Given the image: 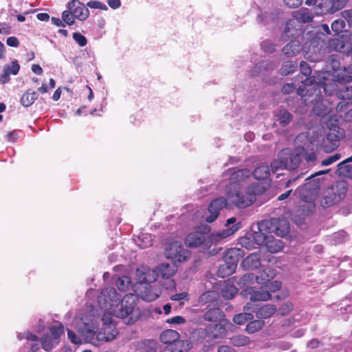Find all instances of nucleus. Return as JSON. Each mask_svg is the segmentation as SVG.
Listing matches in <instances>:
<instances>
[{"instance_id":"f257e3e1","label":"nucleus","mask_w":352,"mask_h":352,"mask_svg":"<svg viewBox=\"0 0 352 352\" xmlns=\"http://www.w3.org/2000/svg\"><path fill=\"white\" fill-rule=\"evenodd\" d=\"M113 287L104 289L98 296L100 306L105 310L102 318V327L98 331V318L94 316H76L74 319L73 326L78 330L85 342L94 346H100L102 342L114 340L118 334L112 316L126 318V323L133 322L130 316L135 307V296L133 294H126L121 300Z\"/></svg>"},{"instance_id":"f03ea898","label":"nucleus","mask_w":352,"mask_h":352,"mask_svg":"<svg viewBox=\"0 0 352 352\" xmlns=\"http://www.w3.org/2000/svg\"><path fill=\"white\" fill-rule=\"evenodd\" d=\"M236 221V219L234 217L228 219L225 223V226L227 228L222 231L212 233L207 237L205 235L209 231L207 227L204 228V232L197 230L191 232L186 236L185 244L190 248H197L201 245L204 249H208L212 243H217L232 235L237 231L241 228V226L239 223L234 224Z\"/></svg>"},{"instance_id":"7ed1b4c3","label":"nucleus","mask_w":352,"mask_h":352,"mask_svg":"<svg viewBox=\"0 0 352 352\" xmlns=\"http://www.w3.org/2000/svg\"><path fill=\"white\" fill-rule=\"evenodd\" d=\"M256 184L244 190L241 186L234 185L227 186L228 200L238 208H245L251 205L256 199V194L258 192Z\"/></svg>"},{"instance_id":"20e7f679","label":"nucleus","mask_w":352,"mask_h":352,"mask_svg":"<svg viewBox=\"0 0 352 352\" xmlns=\"http://www.w3.org/2000/svg\"><path fill=\"white\" fill-rule=\"evenodd\" d=\"M329 76V73L323 74L322 78L324 80V81L318 82L311 89H307L305 86L312 85L313 79L311 78H306V79L303 80L304 85L302 87H300L298 88L297 94L302 97H305L308 93L312 92L313 89H314V91H316L318 88H322L324 92L329 96L332 95L335 92L338 94V91H339L338 83L342 84L343 82L336 80L335 78L333 76V74L331 75V80L330 81V80H329L327 78Z\"/></svg>"},{"instance_id":"39448f33","label":"nucleus","mask_w":352,"mask_h":352,"mask_svg":"<svg viewBox=\"0 0 352 352\" xmlns=\"http://www.w3.org/2000/svg\"><path fill=\"white\" fill-rule=\"evenodd\" d=\"M320 179H313L306 183L302 186L297 188L294 191V195L296 197H299L302 201L306 203L307 212L302 210L303 213L306 214L312 211L315 207L314 201L315 200L318 189H319Z\"/></svg>"},{"instance_id":"423d86ee","label":"nucleus","mask_w":352,"mask_h":352,"mask_svg":"<svg viewBox=\"0 0 352 352\" xmlns=\"http://www.w3.org/2000/svg\"><path fill=\"white\" fill-rule=\"evenodd\" d=\"M267 224L264 221L258 223V231L253 232L252 238L256 244L266 246L271 252H278L283 248L282 243L279 240L274 239L268 232H264L267 227Z\"/></svg>"},{"instance_id":"0eeeda50","label":"nucleus","mask_w":352,"mask_h":352,"mask_svg":"<svg viewBox=\"0 0 352 352\" xmlns=\"http://www.w3.org/2000/svg\"><path fill=\"white\" fill-rule=\"evenodd\" d=\"M68 10L62 13L63 22H74V19L85 20L89 12L87 8L78 0H72L67 5Z\"/></svg>"},{"instance_id":"6e6552de","label":"nucleus","mask_w":352,"mask_h":352,"mask_svg":"<svg viewBox=\"0 0 352 352\" xmlns=\"http://www.w3.org/2000/svg\"><path fill=\"white\" fill-rule=\"evenodd\" d=\"M165 256L173 263L184 262L189 257V252L185 250L180 241H174L168 245L164 252Z\"/></svg>"},{"instance_id":"1a4fd4ad","label":"nucleus","mask_w":352,"mask_h":352,"mask_svg":"<svg viewBox=\"0 0 352 352\" xmlns=\"http://www.w3.org/2000/svg\"><path fill=\"white\" fill-rule=\"evenodd\" d=\"M63 332L64 327L61 324L51 327L50 333L44 336L41 340L43 349L46 351H51L59 343L60 336Z\"/></svg>"},{"instance_id":"9d476101","label":"nucleus","mask_w":352,"mask_h":352,"mask_svg":"<svg viewBox=\"0 0 352 352\" xmlns=\"http://www.w3.org/2000/svg\"><path fill=\"white\" fill-rule=\"evenodd\" d=\"M241 296L244 298L250 299L252 302L256 301H267L272 298L271 294L263 289V287L261 290H256L252 287H248L241 292Z\"/></svg>"},{"instance_id":"9b49d317","label":"nucleus","mask_w":352,"mask_h":352,"mask_svg":"<svg viewBox=\"0 0 352 352\" xmlns=\"http://www.w3.org/2000/svg\"><path fill=\"white\" fill-rule=\"evenodd\" d=\"M156 272L158 276H161L164 279H167L168 282L165 286L166 289H170L174 287V282L170 278H172L176 273L177 268L175 263L169 264L162 263L157 265L156 267Z\"/></svg>"},{"instance_id":"f8f14e48","label":"nucleus","mask_w":352,"mask_h":352,"mask_svg":"<svg viewBox=\"0 0 352 352\" xmlns=\"http://www.w3.org/2000/svg\"><path fill=\"white\" fill-rule=\"evenodd\" d=\"M287 155V151H280L278 155V158L271 163V169L272 172H276L281 169H295L296 168V163L298 158L296 157H291V164H287L286 157H289Z\"/></svg>"},{"instance_id":"ddd939ff","label":"nucleus","mask_w":352,"mask_h":352,"mask_svg":"<svg viewBox=\"0 0 352 352\" xmlns=\"http://www.w3.org/2000/svg\"><path fill=\"white\" fill-rule=\"evenodd\" d=\"M138 287V295L146 301H153L157 298L162 291L160 287L150 284L139 283Z\"/></svg>"},{"instance_id":"4468645a","label":"nucleus","mask_w":352,"mask_h":352,"mask_svg":"<svg viewBox=\"0 0 352 352\" xmlns=\"http://www.w3.org/2000/svg\"><path fill=\"white\" fill-rule=\"evenodd\" d=\"M342 135V133H340L338 131L336 133V129H331L326 138L323 140V151L326 153L334 151L338 146L340 138Z\"/></svg>"},{"instance_id":"2eb2a0df","label":"nucleus","mask_w":352,"mask_h":352,"mask_svg":"<svg viewBox=\"0 0 352 352\" xmlns=\"http://www.w3.org/2000/svg\"><path fill=\"white\" fill-rule=\"evenodd\" d=\"M227 204L226 200L222 197L213 200L208 206L210 215L206 217L208 223H212L218 217L219 211Z\"/></svg>"},{"instance_id":"dca6fc26","label":"nucleus","mask_w":352,"mask_h":352,"mask_svg":"<svg viewBox=\"0 0 352 352\" xmlns=\"http://www.w3.org/2000/svg\"><path fill=\"white\" fill-rule=\"evenodd\" d=\"M243 256V250L240 248H231L224 253L223 259L226 263L237 266L239 260Z\"/></svg>"},{"instance_id":"f3484780","label":"nucleus","mask_w":352,"mask_h":352,"mask_svg":"<svg viewBox=\"0 0 352 352\" xmlns=\"http://www.w3.org/2000/svg\"><path fill=\"white\" fill-rule=\"evenodd\" d=\"M226 322L224 320L219 322L208 328V335L209 337L218 339L224 337L226 334V329L225 327Z\"/></svg>"},{"instance_id":"a211bd4d","label":"nucleus","mask_w":352,"mask_h":352,"mask_svg":"<svg viewBox=\"0 0 352 352\" xmlns=\"http://www.w3.org/2000/svg\"><path fill=\"white\" fill-rule=\"evenodd\" d=\"M250 175L251 171L247 168L234 170L230 174V183L227 186H230L232 184L233 186H241L240 182L249 177Z\"/></svg>"},{"instance_id":"6ab92c4d","label":"nucleus","mask_w":352,"mask_h":352,"mask_svg":"<svg viewBox=\"0 0 352 352\" xmlns=\"http://www.w3.org/2000/svg\"><path fill=\"white\" fill-rule=\"evenodd\" d=\"M352 65L347 67L335 70L333 72V76L336 80L340 82H349L352 80Z\"/></svg>"},{"instance_id":"aec40b11","label":"nucleus","mask_w":352,"mask_h":352,"mask_svg":"<svg viewBox=\"0 0 352 352\" xmlns=\"http://www.w3.org/2000/svg\"><path fill=\"white\" fill-rule=\"evenodd\" d=\"M283 15V12L279 9H274L270 12H263L261 11L260 14L258 15V19L261 21H278L282 19V16Z\"/></svg>"},{"instance_id":"412c9836","label":"nucleus","mask_w":352,"mask_h":352,"mask_svg":"<svg viewBox=\"0 0 352 352\" xmlns=\"http://www.w3.org/2000/svg\"><path fill=\"white\" fill-rule=\"evenodd\" d=\"M292 16L297 22H313L314 14L306 8L292 12Z\"/></svg>"},{"instance_id":"4be33fe9","label":"nucleus","mask_w":352,"mask_h":352,"mask_svg":"<svg viewBox=\"0 0 352 352\" xmlns=\"http://www.w3.org/2000/svg\"><path fill=\"white\" fill-rule=\"evenodd\" d=\"M261 257L258 253L254 252L248 256L243 261L242 265L246 270H255L261 266Z\"/></svg>"},{"instance_id":"5701e85b","label":"nucleus","mask_w":352,"mask_h":352,"mask_svg":"<svg viewBox=\"0 0 352 352\" xmlns=\"http://www.w3.org/2000/svg\"><path fill=\"white\" fill-rule=\"evenodd\" d=\"M137 272L138 274H141L142 275V279L140 280V283L142 284H148V283L154 282L158 277L155 268L151 270L143 267L141 270H138Z\"/></svg>"},{"instance_id":"b1692460","label":"nucleus","mask_w":352,"mask_h":352,"mask_svg":"<svg viewBox=\"0 0 352 352\" xmlns=\"http://www.w3.org/2000/svg\"><path fill=\"white\" fill-rule=\"evenodd\" d=\"M276 276L274 270L266 268L260 272V274L255 276L256 282L260 285H265L270 279H272Z\"/></svg>"},{"instance_id":"393cba45","label":"nucleus","mask_w":352,"mask_h":352,"mask_svg":"<svg viewBox=\"0 0 352 352\" xmlns=\"http://www.w3.org/2000/svg\"><path fill=\"white\" fill-rule=\"evenodd\" d=\"M179 338V334L177 331L167 329L164 331L160 335V340L164 344H172L175 342Z\"/></svg>"},{"instance_id":"a878e982","label":"nucleus","mask_w":352,"mask_h":352,"mask_svg":"<svg viewBox=\"0 0 352 352\" xmlns=\"http://www.w3.org/2000/svg\"><path fill=\"white\" fill-rule=\"evenodd\" d=\"M276 311V307L274 305L268 304L260 307L256 312L258 318H267Z\"/></svg>"},{"instance_id":"bb28decb","label":"nucleus","mask_w":352,"mask_h":352,"mask_svg":"<svg viewBox=\"0 0 352 352\" xmlns=\"http://www.w3.org/2000/svg\"><path fill=\"white\" fill-rule=\"evenodd\" d=\"M301 47L299 41H293L283 48V52L287 56H294L300 53Z\"/></svg>"},{"instance_id":"cd10ccee","label":"nucleus","mask_w":352,"mask_h":352,"mask_svg":"<svg viewBox=\"0 0 352 352\" xmlns=\"http://www.w3.org/2000/svg\"><path fill=\"white\" fill-rule=\"evenodd\" d=\"M223 318V311L219 308L210 309L204 314V319L210 322H221Z\"/></svg>"},{"instance_id":"c85d7f7f","label":"nucleus","mask_w":352,"mask_h":352,"mask_svg":"<svg viewBox=\"0 0 352 352\" xmlns=\"http://www.w3.org/2000/svg\"><path fill=\"white\" fill-rule=\"evenodd\" d=\"M38 96L36 91L28 90L21 96L20 102L23 107H28L34 102Z\"/></svg>"},{"instance_id":"c756f323","label":"nucleus","mask_w":352,"mask_h":352,"mask_svg":"<svg viewBox=\"0 0 352 352\" xmlns=\"http://www.w3.org/2000/svg\"><path fill=\"white\" fill-rule=\"evenodd\" d=\"M236 267L230 264V263L225 262L221 265L217 270V275L219 277L225 278L231 275L235 271Z\"/></svg>"},{"instance_id":"7c9ffc66","label":"nucleus","mask_w":352,"mask_h":352,"mask_svg":"<svg viewBox=\"0 0 352 352\" xmlns=\"http://www.w3.org/2000/svg\"><path fill=\"white\" fill-rule=\"evenodd\" d=\"M289 226L288 221L285 219L278 220L275 229L276 234L283 237L289 233Z\"/></svg>"},{"instance_id":"2f4dec72","label":"nucleus","mask_w":352,"mask_h":352,"mask_svg":"<svg viewBox=\"0 0 352 352\" xmlns=\"http://www.w3.org/2000/svg\"><path fill=\"white\" fill-rule=\"evenodd\" d=\"M250 342V338L243 335L234 336L230 338V343L237 347L249 345Z\"/></svg>"},{"instance_id":"473e14b6","label":"nucleus","mask_w":352,"mask_h":352,"mask_svg":"<svg viewBox=\"0 0 352 352\" xmlns=\"http://www.w3.org/2000/svg\"><path fill=\"white\" fill-rule=\"evenodd\" d=\"M253 175L256 179H265L270 175V168L267 164H261L254 170Z\"/></svg>"},{"instance_id":"72a5a7b5","label":"nucleus","mask_w":352,"mask_h":352,"mask_svg":"<svg viewBox=\"0 0 352 352\" xmlns=\"http://www.w3.org/2000/svg\"><path fill=\"white\" fill-rule=\"evenodd\" d=\"M277 121L283 126L287 125L292 119V115L285 109L279 110L276 115Z\"/></svg>"},{"instance_id":"f704fd0d","label":"nucleus","mask_w":352,"mask_h":352,"mask_svg":"<svg viewBox=\"0 0 352 352\" xmlns=\"http://www.w3.org/2000/svg\"><path fill=\"white\" fill-rule=\"evenodd\" d=\"M298 65L295 61H286L283 63L280 68V74L287 76L294 72L297 69Z\"/></svg>"},{"instance_id":"c9c22d12","label":"nucleus","mask_w":352,"mask_h":352,"mask_svg":"<svg viewBox=\"0 0 352 352\" xmlns=\"http://www.w3.org/2000/svg\"><path fill=\"white\" fill-rule=\"evenodd\" d=\"M153 238L151 234L144 233L138 236L137 243L141 248H146L152 245Z\"/></svg>"},{"instance_id":"e433bc0d","label":"nucleus","mask_w":352,"mask_h":352,"mask_svg":"<svg viewBox=\"0 0 352 352\" xmlns=\"http://www.w3.org/2000/svg\"><path fill=\"white\" fill-rule=\"evenodd\" d=\"M265 324L262 320H255L248 324L245 331L249 333H254L259 331Z\"/></svg>"},{"instance_id":"4c0bfd02","label":"nucleus","mask_w":352,"mask_h":352,"mask_svg":"<svg viewBox=\"0 0 352 352\" xmlns=\"http://www.w3.org/2000/svg\"><path fill=\"white\" fill-rule=\"evenodd\" d=\"M238 292V289L232 284L227 283L222 289V295L227 299L232 298Z\"/></svg>"},{"instance_id":"58836bf2","label":"nucleus","mask_w":352,"mask_h":352,"mask_svg":"<svg viewBox=\"0 0 352 352\" xmlns=\"http://www.w3.org/2000/svg\"><path fill=\"white\" fill-rule=\"evenodd\" d=\"M20 69V65L16 60H12L10 65L3 67L6 75H16Z\"/></svg>"},{"instance_id":"ea45409f","label":"nucleus","mask_w":352,"mask_h":352,"mask_svg":"<svg viewBox=\"0 0 352 352\" xmlns=\"http://www.w3.org/2000/svg\"><path fill=\"white\" fill-rule=\"evenodd\" d=\"M337 96L352 104V87H345L344 89L339 90Z\"/></svg>"},{"instance_id":"a19ab883","label":"nucleus","mask_w":352,"mask_h":352,"mask_svg":"<svg viewBox=\"0 0 352 352\" xmlns=\"http://www.w3.org/2000/svg\"><path fill=\"white\" fill-rule=\"evenodd\" d=\"M328 3L330 6V12L335 13L345 6L346 0H330Z\"/></svg>"},{"instance_id":"79ce46f5","label":"nucleus","mask_w":352,"mask_h":352,"mask_svg":"<svg viewBox=\"0 0 352 352\" xmlns=\"http://www.w3.org/2000/svg\"><path fill=\"white\" fill-rule=\"evenodd\" d=\"M253 318V315L250 313H241L235 315L233 318V322L237 324H243L246 321L250 320Z\"/></svg>"},{"instance_id":"37998d69","label":"nucleus","mask_w":352,"mask_h":352,"mask_svg":"<svg viewBox=\"0 0 352 352\" xmlns=\"http://www.w3.org/2000/svg\"><path fill=\"white\" fill-rule=\"evenodd\" d=\"M175 345L177 352H188L192 347L189 340H179V339L175 342Z\"/></svg>"},{"instance_id":"c03bdc74","label":"nucleus","mask_w":352,"mask_h":352,"mask_svg":"<svg viewBox=\"0 0 352 352\" xmlns=\"http://www.w3.org/2000/svg\"><path fill=\"white\" fill-rule=\"evenodd\" d=\"M314 14L316 15H324L327 14H331L330 12V6L327 1L324 3H320L315 8Z\"/></svg>"},{"instance_id":"a18cd8bd","label":"nucleus","mask_w":352,"mask_h":352,"mask_svg":"<svg viewBox=\"0 0 352 352\" xmlns=\"http://www.w3.org/2000/svg\"><path fill=\"white\" fill-rule=\"evenodd\" d=\"M116 285L119 290L125 291L131 286V279L129 276H122L118 279Z\"/></svg>"},{"instance_id":"49530a36","label":"nucleus","mask_w":352,"mask_h":352,"mask_svg":"<svg viewBox=\"0 0 352 352\" xmlns=\"http://www.w3.org/2000/svg\"><path fill=\"white\" fill-rule=\"evenodd\" d=\"M255 279V276L252 273H248L244 274L239 282V285L241 286H246L250 283H253V280Z\"/></svg>"},{"instance_id":"de8ad7c7","label":"nucleus","mask_w":352,"mask_h":352,"mask_svg":"<svg viewBox=\"0 0 352 352\" xmlns=\"http://www.w3.org/2000/svg\"><path fill=\"white\" fill-rule=\"evenodd\" d=\"M294 305L291 302H285L279 308L278 312L282 316H285L292 311Z\"/></svg>"},{"instance_id":"09e8293b","label":"nucleus","mask_w":352,"mask_h":352,"mask_svg":"<svg viewBox=\"0 0 352 352\" xmlns=\"http://www.w3.org/2000/svg\"><path fill=\"white\" fill-rule=\"evenodd\" d=\"M264 287L265 289H266L270 294L271 292H275L277 290H279L281 287V283L280 281L275 280L270 283H266Z\"/></svg>"},{"instance_id":"8fccbe9b","label":"nucleus","mask_w":352,"mask_h":352,"mask_svg":"<svg viewBox=\"0 0 352 352\" xmlns=\"http://www.w3.org/2000/svg\"><path fill=\"white\" fill-rule=\"evenodd\" d=\"M313 111L315 114L318 116L325 115L328 112V109L322 103H316L313 108Z\"/></svg>"},{"instance_id":"3c124183","label":"nucleus","mask_w":352,"mask_h":352,"mask_svg":"<svg viewBox=\"0 0 352 352\" xmlns=\"http://www.w3.org/2000/svg\"><path fill=\"white\" fill-rule=\"evenodd\" d=\"M17 338L19 340L26 339L29 341H38V337L28 331L19 333Z\"/></svg>"},{"instance_id":"603ef678","label":"nucleus","mask_w":352,"mask_h":352,"mask_svg":"<svg viewBox=\"0 0 352 352\" xmlns=\"http://www.w3.org/2000/svg\"><path fill=\"white\" fill-rule=\"evenodd\" d=\"M87 6L90 8L100 9L103 10H107V6L99 1H91L87 3Z\"/></svg>"},{"instance_id":"864d4df0","label":"nucleus","mask_w":352,"mask_h":352,"mask_svg":"<svg viewBox=\"0 0 352 352\" xmlns=\"http://www.w3.org/2000/svg\"><path fill=\"white\" fill-rule=\"evenodd\" d=\"M341 157V155L340 153H336L329 157H327V159L322 160L321 162V165L322 166H329L333 163H334L335 162L338 161V160H340Z\"/></svg>"},{"instance_id":"5fc2aeb1","label":"nucleus","mask_w":352,"mask_h":352,"mask_svg":"<svg viewBox=\"0 0 352 352\" xmlns=\"http://www.w3.org/2000/svg\"><path fill=\"white\" fill-rule=\"evenodd\" d=\"M73 38L80 47H84L87 44L86 38L80 33L74 32L73 34Z\"/></svg>"},{"instance_id":"6e6d98bb","label":"nucleus","mask_w":352,"mask_h":352,"mask_svg":"<svg viewBox=\"0 0 352 352\" xmlns=\"http://www.w3.org/2000/svg\"><path fill=\"white\" fill-rule=\"evenodd\" d=\"M67 337L71 342L75 344L79 345L82 344L80 338L77 336L74 331L70 329H67Z\"/></svg>"},{"instance_id":"4d7b16f0","label":"nucleus","mask_w":352,"mask_h":352,"mask_svg":"<svg viewBox=\"0 0 352 352\" xmlns=\"http://www.w3.org/2000/svg\"><path fill=\"white\" fill-rule=\"evenodd\" d=\"M300 69L301 73L305 76H309L311 74V69L310 66L305 61H302L300 63Z\"/></svg>"},{"instance_id":"13d9d810","label":"nucleus","mask_w":352,"mask_h":352,"mask_svg":"<svg viewBox=\"0 0 352 352\" xmlns=\"http://www.w3.org/2000/svg\"><path fill=\"white\" fill-rule=\"evenodd\" d=\"M292 25H293V23H286V26H285V28L284 29V32L282 34L283 39H287V38H289L290 36L294 37L297 35V32L292 33V34H289V32L290 31L291 28L292 27Z\"/></svg>"},{"instance_id":"bf43d9fd","label":"nucleus","mask_w":352,"mask_h":352,"mask_svg":"<svg viewBox=\"0 0 352 352\" xmlns=\"http://www.w3.org/2000/svg\"><path fill=\"white\" fill-rule=\"evenodd\" d=\"M166 322L170 324H181L185 323L186 320L182 316H177L168 319Z\"/></svg>"},{"instance_id":"052dcab7","label":"nucleus","mask_w":352,"mask_h":352,"mask_svg":"<svg viewBox=\"0 0 352 352\" xmlns=\"http://www.w3.org/2000/svg\"><path fill=\"white\" fill-rule=\"evenodd\" d=\"M284 3L288 8H294L301 6L302 0H284Z\"/></svg>"},{"instance_id":"680f3d73","label":"nucleus","mask_w":352,"mask_h":352,"mask_svg":"<svg viewBox=\"0 0 352 352\" xmlns=\"http://www.w3.org/2000/svg\"><path fill=\"white\" fill-rule=\"evenodd\" d=\"M305 159L307 163L314 164L317 159L316 153L314 152L307 153L305 155Z\"/></svg>"},{"instance_id":"e2e57ef3","label":"nucleus","mask_w":352,"mask_h":352,"mask_svg":"<svg viewBox=\"0 0 352 352\" xmlns=\"http://www.w3.org/2000/svg\"><path fill=\"white\" fill-rule=\"evenodd\" d=\"M341 15L346 22H352V10H345L342 11Z\"/></svg>"},{"instance_id":"0e129e2a","label":"nucleus","mask_w":352,"mask_h":352,"mask_svg":"<svg viewBox=\"0 0 352 352\" xmlns=\"http://www.w3.org/2000/svg\"><path fill=\"white\" fill-rule=\"evenodd\" d=\"M1 32L3 34H8L12 32V28L9 23H1L0 25Z\"/></svg>"},{"instance_id":"69168bd1","label":"nucleus","mask_w":352,"mask_h":352,"mask_svg":"<svg viewBox=\"0 0 352 352\" xmlns=\"http://www.w3.org/2000/svg\"><path fill=\"white\" fill-rule=\"evenodd\" d=\"M6 43L8 45L14 47H18L19 44L18 39L14 36L8 37L7 38Z\"/></svg>"},{"instance_id":"338daca9","label":"nucleus","mask_w":352,"mask_h":352,"mask_svg":"<svg viewBox=\"0 0 352 352\" xmlns=\"http://www.w3.org/2000/svg\"><path fill=\"white\" fill-rule=\"evenodd\" d=\"M295 89V87L293 83H287L283 86L282 91L284 94H290Z\"/></svg>"},{"instance_id":"774afa93","label":"nucleus","mask_w":352,"mask_h":352,"mask_svg":"<svg viewBox=\"0 0 352 352\" xmlns=\"http://www.w3.org/2000/svg\"><path fill=\"white\" fill-rule=\"evenodd\" d=\"M262 49L267 52H272L275 50V47L273 44L270 43H263L261 45Z\"/></svg>"}]
</instances>
